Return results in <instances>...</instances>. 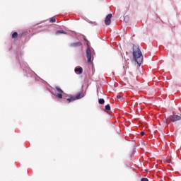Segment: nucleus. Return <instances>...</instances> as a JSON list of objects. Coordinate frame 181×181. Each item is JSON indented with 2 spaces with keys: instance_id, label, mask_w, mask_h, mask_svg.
<instances>
[{
  "instance_id": "10",
  "label": "nucleus",
  "mask_w": 181,
  "mask_h": 181,
  "mask_svg": "<svg viewBox=\"0 0 181 181\" xmlns=\"http://www.w3.org/2000/svg\"><path fill=\"white\" fill-rule=\"evenodd\" d=\"M60 34L66 35L67 33H66V31L64 30H57L56 32V35H60Z\"/></svg>"
},
{
  "instance_id": "15",
  "label": "nucleus",
  "mask_w": 181,
  "mask_h": 181,
  "mask_svg": "<svg viewBox=\"0 0 181 181\" xmlns=\"http://www.w3.org/2000/svg\"><path fill=\"white\" fill-rule=\"evenodd\" d=\"M141 181H149V180H148V178L143 177L141 179Z\"/></svg>"
},
{
  "instance_id": "2",
  "label": "nucleus",
  "mask_w": 181,
  "mask_h": 181,
  "mask_svg": "<svg viewBox=\"0 0 181 181\" xmlns=\"http://www.w3.org/2000/svg\"><path fill=\"white\" fill-rule=\"evenodd\" d=\"M180 119H181L180 115H173L169 117L170 122H176V121H180Z\"/></svg>"
},
{
  "instance_id": "14",
  "label": "nucleus",
  "mask_w": 181,
  "mask_h": 181,
  "mask_svg": "<svg viewBox=\"0 0 181 181\" xmlns=\"http://www.w3.org/2000/svg\"><path fill=\"white\" fill-rule=\"evenodd\" d=\"M98 101H99V104L100 105H103L104 104V103H105V100H104V99L103 98L99 99Z\"/></svg>"
},
{
  "instance_id": "12",
  "label": "nucleus",
  "mask_w": 181,
  "mask_h": 181,
  "mask_svg": "<svg viewBox=\"0 0 181 181\" xmlns=\"http://www.w3.org/2000/svg\"><path fill=\"white\" fill-rule=\"evenodd\" d=\"M105 110L106 111H110L111 107L110 106L109 104H107V105L105 107Z\"/></svg>"
},
{
  "instance_id": "4",
  "label": "nucleus",
  "mask_w": 181,
  "mask_h": 181,
  "mask_svg": "<svg viewBox=\"0 0 181 181\" xmlns=\"http://www.w3.org/2000/svg\"><path fill=\"white\" fill-rule=\"evenodd\" d=\"M86 57L88 59V63L91 64V49L90 48L86 49Z\"/></svg>"
},
{
  "instance_id": "3",
  "label": "nucleus",
  "mask_w": 181,
  "mask_h": 181,
  "mask_svg": "<svg viewBox=\"0 0 181 181\" xmlns=\"http://www.w3.org/2000/svg\"><path fill=\"white\" fill-rule=\"evenodd\" d=\"M55 88L57 90V91H58V93H56V97H57L58 98H63V90H62V88H60V87L59 86H55Z\"/></svg>"
},
{
  "instance_id": "7",
  "label": "nucleus",
  "mask_w": 181,
  "mask_h": 181,
  "mask_svg": "<svg viewBox=\"0 0 181 181\" xmlns=\"http://www.w3.org/2000/svg\"><path fill=\"white\" fill-rule=\"evenodd\" d=\"M85 95H86L84 94V93L81 92L78 93L76 96H75V100H80L83 98Z\"/></svg>"
},
{
  "instance_id": "6",
  "label": "nucleus",
  "mask_w": 181,
  "mask_h": 181,
  "mask_svg": "<svg viewBox=\"0 0 181 181\" xmlns=\"http://www.w3.org/2000/svg\"><path fill=\"white\" fill-rule=\"evenodd\" d=\"M83 45V42H72L70 44V47H79V46H82Z\"/></svg>"
},
{
  "instance_id": "9",
  "label": "nucleus",
  "mask_w": 181,
  "mask_h": 181,
  "mask_svg": "<svg viewBox=\"0 0 181 181\" xmlns=\"http://www.w3.org/2000/svg\"><path fill=\"white\" fill-rule=\"evenodd\" d=\"M67 101H69V103H71V101H76V96H71L70 98H67Z\"/></svg>"
},
{
  "instance_id": "5",
  "label": "nucleus",
  "mask_w": 181,
  "mask_h": 181,
  "mask_svg": "<svg viewBox=\"0 0 181 181\" xmlns=\"http://www.w3.org/2000/svg\"><path fill=\"white\" fill-rule=\"evenodd\" d=\"M111 18H112V13H110L106 16L105 20V25H111Z\"/></svg>"
},
{
  "instance_id": "8",
  "label": "nucleus",
  "mask_w": 181,
  "mask_h": 181,
  "mask_svg": "<svg viewBox=\"0 0 181 181\" xmlns=\"http://www.w3.org/2000/svg\"><path fill=\"white\" fill-rule=\"evenodd\" d=\"M75 73H76V74H81V73H83V68H75Z\"/></svg>"
},
{
  "instance_id": "11",
  "label": "nucleus",
  "mask_w": 181,
  "mask_h": 181,
  "mask_svg": "<svg viewBox=\"0 0 181 181\" xmlns=\"http://www.w3.org/2000/svg\"><path fill=\"white\" fill-rule=\"evenodd\" d=\"M12 39H17L18 38V33L13 32L11 35Z\"/></svg>"
},
{
  "instance_id": "16",
  "label": "nucleus",
  "mask_w": 181,
  "mask_h": 181,
  "mask_svg": "<svg viewBox=\"0 0 181 181\" xmlns=\"http://www.w3.org/2000/svg\"><path fill=\"white\" fill-rule=\"evenodd\" d=\"M140 134H141V135H142V136H144V135H145V132H141Z\"/></svg>"
},
{
  "instance_id": "17",
  "label": "nucleus",
  "mask_w": 181,
  "mask_h": 181,
  "mask_svg": "<svg viewBox=\"0 0 181 181\" xmlns=\"http://www.w3.org/2000/svg\"><path fill=\"white\" fill-rule=\"evenodd\" d=\"M116 97H117V98H118L119 100L121 98V95H117Z\"/></svg>"
},
{
  "instance_id": "1",
  "label": "nucleus",
  "mask_w": 181,
  "mask_h": 181,
  "mask_svg": "<svg viewBox=\"0 0 181 181\" xmlns=\"http://www.w3.org/2000/svg\"><path fill=\"white\" fill-rule=\"evenodd\" d=\"M133 57L139 66L142 64V62H144V56L142 55V52H141L139 45H133Z\"/></svg>"
},
{
  "instance_id": "13",
  "label": "nucleus",
  "mask_w": 181,
  "mask_h": 181,
  "mask_svg": "<svg viewBox=\"0 0 181 181\" xmlns=\"http://www.w3.org/2000/svg\"><path fill=\"white\" fill-rule=\"evenodd\" d=\"M49 22H51V23H54V22H56V18L52 17L50 18Z\"/></svg>"
}]
</instances>
